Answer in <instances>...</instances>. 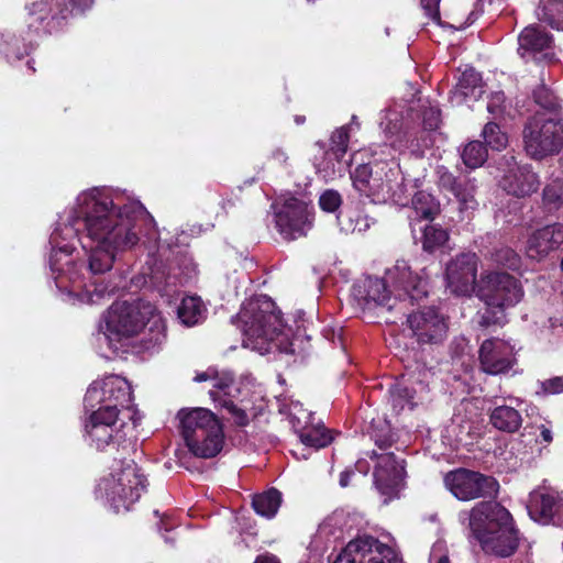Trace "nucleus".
<instances>
[{
  "instance_id": "1",
  "label": "nucleus",
  "mask_w": 563,
  "mask_h": 563,
  "mask_svg": "<svg viewBox=\"0 0 563 563\" xmlns=\"http://www.w3.org/2000/svg\"><path fill=\"white\" fill-rule=\"evenodd\" d=\"M141 242L161 247L155 220L139 199L108 187L82 190L49 238V268L62 299L96 305L109 298L115 286L104 275Z\"/></svg>"
},
{
  "instance_id": "2",
  "label": "nucleus",
  "mask_w": 563,
  "mask_h": 563,
  "mask_svg": "<svg viewBox=\"0 0 563 563\" xmlns=\"http://www.w3.org/2000/svg\"><path fill=\"white\" fill-rule=\"evenodd\" d=\"M404 109V104L395 103L384 111L379 128L387 142L372 145L368 148L372 161L358 165L351 172L354 188L374 203L393 202L407 206L409 202L411 192L395 154L405 150L412 153L419 151L415 122L419 114L412 106L407 109L406 115Z\"/></svg>"
},
{
  "instance_id": "3",
  "label": "nucleus",
  "mask_w": 563,
  "mask_h": 563,
  "mask_svg": "<svg viewBox=\"0 0 563 563\" xmlns=\"http://www.w3.org/2000/svg\"><path fill=\"white\" fill-rule=\"evenodd\" d=\"M86 417L82 420V438L98 452L118 449L124 441L128 415L136 424L132 406L130 383L118 375L93 382L85 395Z\"/></svg>"
},
{
  "instance_id": "4",
  "label": "nucleus",
  "mask_w": 563,
  "mask_h": 563,
  "mask_svg": "<svg viewBox=\"0 0 563 563\" xmlns=\"http://www.w3.org/2000/svg\"><path fill=\"white\" fill-rule=\"evenodd\" d=\"M143 333L145 349L161 345L166 336V325L156 307L151 302L117 301L102 314L98 325L97 341L117 350V343L123 338Z\"/></svg>"
},
{
  "instance_id": "5",
  "label": "nucleus",
  "mask_w": 563,
  "mask_h": 563,
  "mask_svg": "<svg viewBox=\"0 0 563 563\" xmlns=\"http://www.w3.org/2000/svg\"><path fill=\"white\" fill-rule=\"evenodd\" d=\"M239 322L243 345L264 355L273 351L294 353L292 332L282 319L275 302L266 295L253 297L242 305L232 323Z\"/></svg>"
},
{
  "instance_id": "6",
  "label": "nucleus",
  "mask_w": 563,
  "mask_h": 563,
  "mask_svg": "<svg viewBox=\"0 0 563 563\" xmlns=\"http://www.w3.org/2000/svg\"><path fill=\"white\" fill-rule=\"evenodd\" d=\"M470 529L488 553L507 558L518 548L519 537L511 515L497 503H481L474 507L470 514Z\"/></svg>"
},
{
  "instance_id": "7",
  "label": "nucleus",
  "mask_w": 563,
  "mask_h": 563,
  "mask_svg": "<svg viewBox=\"0 0 563 563\" xmlns=\"http://www.w3.org/2000/svg\"><path fill=\"white\" fill-rule=\"evenodd\" d=\"M147 478L132 460L114 462L110 472L98 482L95 495L115 512L129 510L147 488Z\"/></svg>"
},
{
  "instance_id": "8",
  "label": "nucleus",
  "mask_w": 563,
  "mask_h": 563,
  "mask_svg": "<svg viewBox=\"0 0 563 563\" xmlns=\"http://www.w3.org/2000/svg\"><path fill=\"white\" fill-rule=\"evenodd\" d=\"M476 296L486 306L484 312H478V323L488 327L506 322V310L521 301L523 290L519 280L508 273L484 272L477 283Z\"/></svg>"
},
{
  "instance_id": "9",
  "label": "nucleus",
  "mask_w": 563,
  "mask_h": 563,
  "mask_svg": "<svg viewBox=\"0 0 563 563\" xmlns=\"http://www.w3.org/2000/svg\"><path fill=\"white\" fill-rule=\"evenodd\" d=\"M180 432L188 451L199 459L218 455L224 443L222 426L206 408L180 409L177 413Z\"/></svg>"
},
{
  "instance_id": "10",
  "label": "nucleus",
  "mask_w": 563,
  "mask_h": 563,
  "mask_svg": "<svg viewBox=\"0 0 563 563\" xmlns=\"http://www.w3.org/2000/svg\"><path fill=\"white\" fill-rule=\"evenodd\" d=\"M424 271H412L405 260H397L386 269V280L393 289L395 300H398L400 312L405 313L409 306L427 297L428 277Z\"/></svg>"
},
{
  "instance_id": "11",
  "label": "nucleus",
  "mask_w": 563,
  "mask_h": 563,
  "mask_svg": "<svg viewBox=\"0 0 563 563\" xmlns=\"http://www.w3.org/2000/svg\"><path fill=\"white\" fill-rule=\"evenodd\" d=\"M194 380L197 383L210 382L212 388L209 390V395L216 406L225 409L238 426L243 427L249 423L245 406L235 402L240 389L231 372H220L214 367H209L197 373Z\"/></svg>"
},
{
  "instance_id": "12",
  "label": "nucleus",
  "mask_w": 563,
  "mask_h": 563,
  "mask_svg": "<svg viewBox=\"0 0 563 563\" xmlns=\"http://www.w3.org/2000/svg\"><path fill=\"white\" fill-rule=\"evenodd\" d=\"M277 231L286 240L305 236L313 225V206L290 196L273 203Z\"/></svg>"
},
{
  "instance_id": "13",
  "label": "nucleus",
  "mask_w": 563,
  "mask_h": 563,
  "mask_svg": "<svg viewBox=\"0 0 563 563\" xmlns=\"http://www.w3.org/2000/svg\"><path fill=\"white\" fill-rule=\"evenodd\" d=\"M525 147L533 158L554 154L562 145L563 125L552 119L532 118L523 131Z\"/></svg>"
},
{
  "instance_id": "14",
  "label": "nucleus",
  "mask_w": 563,
  "mask_h": 563,
  "mask_svg": "<svg viewBox=\"0 0 563 563\" xmlns=\"http://www.w3.org/2000/svg\"><path fill=\"white\" fill-rule=\"evenodd\" d=\"M334 563H404L399 553L372 536L351 540Z\"/></svg>"
},
{
  "instance_id": "15",
  "label": "nucleus",
  "mask_w": 563,
  "mask_h": 563,
  "mask_svg": "<svg viewBox=\"0 0 563 563\" xmlns=\"http://www.w3.org/2000/svg\"><path fill=\"white\" fill-rule=\"evenodd\" d=\"M444 485L454 497L463 501L481 497H490L495 495L499 488L494 477L465 468L449 472L444 476Z\"/></svg>"
},
{
  "instance_id": "16",
  "label": "nucleus",
  "mask_w": 563,
  "mask_h": 563,
  "mask_svg": "<svg viewBox=\"0 0 563 563\" xmlns=\"http://www.w3.org/2000/svg\"><path fill=\"white\" fill-rule=\"evenodd\" d=\"M371 459L376 460L374 467V484L378 493L384 497V503L398 498L405 487V461L394 453H377L372 451Z\"/></svg>"
},
{
  "instance_id": "17",
  "label": "nucleus",
  "mask_w": 563,
  "mask_h": 563,
  "mask_svg": "<svg viewBox=\"0 0 563 563\" xmlns=\"http://www.w3.org/2000/svg\"><path fill=\"white\" fill-rule=\"evenodd\" d=\"M478 257L475 253H461L445 267V282L450 291L456 296H471L477 289Z\"/></svg>"
},
{
  "instance_id": "18",
  "label": "nucleus",
  "mask_w": 563,
  "mask_h": 563,
  "mask_svg": "<svg viewBox=\"0 0 563 563\" xmlns=\"http://www.w3.org/2000/svg\"><path fill=\"white\" fill-rule=\"evenodd\" d=\"M407 324L419 344L442 343L449 329L444 316L435 308H426L409 313Z\"/></svg>"
},
{
  "instance_id": "19",
  "label": "nucleus",
  "mask_w": 563,
  "mask_h": 563,
  "mask_svg": "<svg viewBox=\"0 0 563 563\" xmlns=\"http://www.w3.org/2000/svg\"><path fill=\"white\" fill-rule=\"evenodd\" d=\"M527 509L539 523L563 526V498L551 487L543 485L531 492Z\"/></svg>"
},
{
  "instance_id": "20",
  "label": "nucleus",
  "mask_w": 563,
  "mask_h": 563,
  "mask_svg": "<svg viewBox=\"0 0 563 563\" xmlns=\"http://www.w3.org/2000/svg\"><path fill=\"white\" fill-rule=\"evenodd\" d=\"M481 369L488 375H501L516 364L515 346L508 341L492 338L483 341L478 351Z\"/></svg>"
},
{
  "instance_id": "21",
  "label": "nucleus",
  "mask_w": 563,
  "mask_h": 563,
  "mask_svg": "<svg viewBox=\"0 0 563 563\" xmlns=\"http://www.w3.org/2000/svg\"><path fill=\"white\" fill-rule=\"evenodd\" d=\"M429 393L428 384L410 375L396 382L389 389V401L396 412L412 410L423 402Z\"/></svg>"
},
{
  "instance_id": "22",
  "label": "nucleus",
  "mask_w": 563,
  "mask_h": 563,
  "mask_svg": "<svg viewBox=\"0 0 563 563\" xmlns=\"http://www.w3.org/2000/svg\"><path fill=\"white\" fill-rule=\"evenodd\" d=\"M353 295L360 303L371 302L386 307L388 310H398V300H395L393 289L389 287L386 276L384 278L366 277L353 286Z\"/></svg>"
},
{
  "instance_id": "23",
  "label": "nucleus",
  "mask_w": 563,
  "mask_h": 563,
  "mask_svg": "<svg viewBox=\"0 0 563 563\" xmlns=\"http://www.w3.org/2000/svg\"><path fill=\"white\" fill-rule=\"evenodd\" d=\"M563 244V224L552 223L532 231L526 243V253L532 260L545 258Z\"/></svg>"
},
{
  "instance_id": "24",
  "label": "nucleus",
  "mask_w": 563,
  "mask_h": 563,
  "mask_svg": "<svg viewBox=\"0 0 563 563\" xmlns=\"http://www.w3.org/2000/svg\"><path fill=\"white\" fill-rule=\"evenodd\" d=\"M512 164L508 163V170L499 180L500 187L509 195L525 197L539 187L538 176L528 166H518L511 157Z\"/></svg>"
},
{
  "instance_id": "25",
  "label": "nucleus",
  "mask_w": 563,
  "mask_h": 563,
  "mask_svg": "<svg viewBox=\"0 0 563 563\" xmlns=\"http://www.w3.org/2000/svg\"><path fill=\"white\" fill-rule=\"evenodd\" d=\"M552 36L539 25H529L525 27L518 36V53L522 56H536L543 53L550 55L552 49Z\"/></svg>"
},
{
  "instance_id": "26",
  "label": "nucleus",
  "mask_w": 563,
  "mask_h": 563,
  "mask_svg": "<svg viewBox=\"0 0 563 563\" xmlns=\"http://www.w3.org/2000/svg\"><path fill=\"white\" fill-rule=\"evenodd\" d=\"M412 203V213L409 214L410 227L413 238L416 239L417 233V222L418 219L424 220H433L434 217L439 213L440 205L437 202L434 197L427 191H418L413 195L411 199Z\"/></svg>"
},
{
  "instance_id": "27",
  "label": "nucleus",
  "mask_w": 563,
  "mask_h": 563,
  "mask_svg": "<svg viewBox=\"0 0 563 563\" xmlns=\"http://www.w3.org/2000/svg\"><path fill=\"white\" fill-rule=\"evenodd\" d=\"M349 165L345 155H339L330 148L324 151L323 156L317 158L314 164L318 175L325 181L343 176Z\"/></svg>"
},
{
  "instance_id": "28",
  "label": "nucleus",
  "mask_w": 563,
  "mask_h": 563,
  "mask_svg": "<svg viewBox=\"0 0 563 563\" xmlns=\"http://www.w3.org/2000/svg\"><path fill=\"white\" fill-rule=\"evenodd\" d=\"M489 421L495 429L514 433L520 429L522 417L516 408L496 402V406L489 412Z\"/></svg>"
},
{
  "instance_id": "29",
  "label": "nucleus",
  "mask_w": 563,
  "mask_h": 563,
  "mask_svg": "<svg viewBox=\"0 0 563 563\" xmlns=\"http://www.w3.org/2000/svg\"><path fill=\"white\" fill-rule=\"evenodd\" d=\"M483 93L482 77L473 67L466 68L460 76L453 91V101L462 102L466 98L477 99Z\"/></svg>"
},
{
  "instance_id": "30",
  "label": "nucleus",
  "mask_w": 563,
  "mask_h": 563,
  "mask_svg": "<svg viewBox=\"0 0 563 563\" xmlns=\"http://www.w3.org/2000/svg\"><path fill=\"white\" fill-rule=\"evenodd\" d=\"M207 309L199 297L188 296L183 298L177 309V317L183 324L192 327L203 321Z\"/></svg>"
},
{
  "instance_id": "31",
  "label": "nucleus",
  "mask_w": 563,
  "mask_h": 563,
  "mask_svg": "<svg viewBox=\"0 0 563 563\" xmlns=\"http://www.w3.org/2000/svg\"><path fill=\"white\" fill-rule=\"evenodd\" d=\"M341 230L345 233H363L371 228L374 220L358 208H351L338 216Z\"/></svg>"
},
{
  "instance_id": "32",
  "label": "nucleus",
  "mask_w": 563,
  "mask_h": 563,
  "mask_svg": "<svg viewBox=\"0 0 563 563\" xmlns=\"http://www.w3.org/2000/svg\"><path fill=\"white\" fill-rule=\"evenodd\" d=\"M297 434L302 444L314 449L324 448L332 441V437L324 427L319 422L314 423L313 420L305 423Z\"/></svg>"
},
{
  "instance_id": "33",
  "label": "nucleus",
  "mask_w": 563,
  "mask_h": 563,
  "mask_svg": "<svg viewBox=\"0 0 563 563\" xmlns=\"http://www.w3.org/2000/svg\"><path fill=\"white\" fill-rule=\"evenodd\" d=\"M280 503V493L277 489L272 488L263 494L254 496L252 505L256 514L266 518H273L276 515Z\"/></svg>"
},
{
  "instance_id": "34",
  "label": "nucleus",
  "mask_w": 563,
  "mask_h": 563,
  "mask_svg": "<svg viewBox=\"0 0 563 563\" xmlns=\"http://www.w3.org/2000/svg\"><path fill=\"white\" fill-rule=\"evenodd\" d=\"M538 15L551 27L563 31V0H541Z\"/></svg>"
},
{
  "instance_id": "35",
  "label": "nucleus",
  "mask_w": 563,
  "mask_h": 563,
  "mask_svg": "<svg viewBox=\"0 0 563 563\" xmlns=\"http://www.w3.org/2000/svg\"><path fill=\"white\" fill-rule=\"evenodd\" d=\"M417 231L421 232L422 249L427 252L441 247L449 239L446 230L433 224L419 227Z\"/></svg>"
},
{
  "instance_id": "36",
  "label": "nucleus",
  "mask_w": 563,
  "mask_h": 563,
  "mask_svg": "<svg viewBox=\"0 0 563 563\" xmlns=\"http://www.w3.org/2000/svg\"><path fill=\"white\" fill-rule=\"evenodd\" d=\"M0 51L5 54V57L11 60H19L24 55H27L31 51V46L23 44L21 46V41L12 34H1L0 35Z\"/></svg>"
},
{
  "instance_id": "37",
  "label": "nucleus",
  "mask_w": 563,
  "mask_h": 563,
  "mask_svg": "<svg viewBox=\"0 0 563 563\" xmlns=\"http://www.w3.org/2000/svg\"><path fill=\"white\" fill-rule=\"evenodd\" d=\"M461 157L465 166L474 169L485 163L487 150L479 141H472L464 146Z\"/></svg>"
},
{
  "instance_id": "38",
  "label": "nucleus",
  "mask_w": 563,
  "mask_h": 563,
  "mask_svg": "<svg viewBox=\"0 0 563 563\" xmlns=\"http://www.w3.org/2000/svg\"><path fill=\"white\" fill-rule=\"evenodd\" d=\"M460 202L461 211L475 210L477 201L475 200V184L471 180H463L453 192Z\"/></svg>"
},
{
  "instance_id": "39",
  "label": "nucleus",
  "mask_w": 563,
  "mask_h": 563,
  "mask_svg": "<svg viewBox=\"0 0 563 563\" xmlns=\"http://www.w3.org/2000/svg\"><path fill=\"white\" fill-rule=\"evenodd\" d=\"M482 136L484 137L486 144L495 151H501L508 143L507 135L501 132L500 128L494 122H488L484 126Z\"/></svg>"
},
{
  "instance_id": "40",
  "label": "nucleus",
  "mask_w": 563,
  "mask_h": 563,
  "mask_svg": "<svg viewBox=\"0 0 563 563\" xmlns=\"http://www.w3.org/2000/svg\"><path fill=\"white\" fill-rule=\"evenodd\" d=\"M543 202L549 210L563 206V181L555 179L543 189Z\"/></svg>"
},
{
  "instance_id": "41",
  "label": "nucleus",
  "mask_w": 563,
  "mask_h": 563,
  "mask_svg": "<svg viewBox=\"0 0 563 563\" xmlns=\"http://www.w3.org/2000/svg\"><path fill=\"white\" fill-rule=\"evenodd\" d=\"M288 418L296 433L305 423L313 420L312 412L306 410L299 401H291L288 407Z\"/></svg>"
},
{
  "instance_id": "42",
  "label": "nucleus",
  "mask_w": 563,
  "mask_h": 563,
  "mask_svg": "<svg viewBox=\"0 0 563 563\" xmlns=\"http://www.w3.org/2000/svg\"><path fill=\"white\" fill-rule=\"evenodd\" d=\"M351 125H342L335 129L330 137V150L346 155L350 141Z\"/></svg>"
},
{
  "instance_id": "43",
  "label": "nucleus",
  "mask_w": 563,
  "mask_h": 563,
  "mask_svg": "<svg viewBox=\"0 0 563 563\" xmlns=\"http://www.w3.org/2000/svg\"><path fill=\"white\" fill-rule=\"evenodd\" d=\"M145 274L148 275L151 283L157 287H161L163 285L176 286L178 283H183L181 280H178L176 276L166 274L165 267L163 266H157L154 268L150 267V272Z\"/></svg>"
},
{
  "instance_id": "44",
  "label": "nucleus",
  "mask_w": 563,
  "mask_h": 563,
  "mask_svg": "<svg viewBox=\"0 0 563 563\" xmlns=\"http://www.w3.org/2000/svg\"><path fill=\"white\" fill-rule=\"evenodd\" d=\"M493 258L497 264L515 268L518 265L519 257L514 250L504 246L495 251Z\"/></svg>"
},
{
  "instance_id": "45",
  "label": "nucleus",
  "mask_w": 563,
  "mask_h": 563,
  "mask_svg": "<svg viewBox=\"0 0 563 563\" xmlns=\"http://www.w3.org/2000/svg\"><path fill=\"white\" fill-rule=\"evenodd\" d=\"M423 108L422 111V125L426 130L432 131L435 130L441 121V112L438 107L424 104L421 106Z\"/></svg>"
},
{
  "instance_id": "46",
  "label": "nucleus",
  "mask_w": 563,
  "mask_h": 563,
  "mask_svg": "<svg viewBox=\"0 0 563 563\" xmlns=\"http://www.w3.org/2000/svg\"><path fill=\"white\" fill-rule=\"evenodd\" d=\"M319 205L327 212H334L341 205V196L335 190H325L319 199Z\"/></svg>"
},
{
  "instance_id": "47",
  "label": "nucleus",
  "mask_w": 563,
  "mask_h": 563,
  "mask_svg": "<svg viewBox=\"0 0 563 563\" xmlns=\"http://www.w3.org/2000/svg\"><path fill=\"white\" fill-rule=\"evenodd\" d=\"M437 173L440 186L450 190L452 194L457 189L459 185L463 183L462 180H457L455 176L444 167H439Z\"/></svg>"
},
{
  "instance_id": "48",
  "label": "nucleus",
  "mask_w": 563,
  "mask_h": 563,
  "mask_svg": "<svg viewBox=\"0 0 563 563\" xmlns=\"http://www.w3.org/2000/svg\"><path fill=\"white\" fill-rule=\"evenodd\" d=\"M505 95L503 91H497L490 95L487 102V111L495 118L500 117L504 113Z\"/></svg>"
},
{
  "instance_id": "49",
  "label": "nucleus",
  "mask_w": 563,
  "mask_h": 563,
  "mask_svg": "<svg viewBox=\"0 0 563 563\" xmlns=\"http://www.w3.org/2000/svg\"><path fill=\"white\" fill-rule=\"evenodd\" d=\"M541 393L543 395H556L563 393V375L555 376L541 382Z\"/></svg>"
},
{
  "instance_id": "50",
  "label": "nucleus",
  "mask_w": 563,
  "mask_h": 563,
  "mask_svg": "<svg viewBox=\"0 0 563 563\" xmlns=\"http://www.w3.org/2000/svg\"><path fill=\"white\" fill-rule=\"evenodd\" d=\"M430 563H450L446 545L443 541L435 542L430 552Z\"/></svg>"
},
{
  "instance_id": "51",
  "label": "nucleus",
  "mask_w": 563,
  "mask_h": 563,
  "mask_svg": "<svg viewBox=\"0 0 563 563\" xmlns=\"http://www.w3.org/2000/svg\"><path fill=\"white\" fill-rule=\"evenodd\" d=\"M92 4L93 0H68V3L65 4V9L60 10V13L68 11L71 15L81 14L89 10ZM63 16L66 18V14H63Z\"/></svg>"
},
{
  "instance_id": "52",
  "label": "nucleus",
  "mask_w": 563,
  "mask_h": 563,
  "mask_svg": "<svg viewBox=\"0 0 563 563\" xmlns=\"http://www.w3.org/2000/svg\"><path fill=\"white\" fill-rule=\"evenodd\" d=\"M375 444L378 446V449L380 450H386L388 448L391 446V444L394 443V439H393V435L390 433V428L389 426H385L383 429H382V433H378V432H375L373 435H372Z\"/></svg>"
},
{
  "instance_id": "53",
  "label": "nucleus",
  "mask_w": 563,
  "mask_h": 563,
  "mask_svg": "<svg viewBox=\"0 0 563 563\" xmlns=\"http://www.w3.org/2000/svg\"><path fill=\"white\" fill-rule=\"evenodd\" d=\"M534 99L537 103L547 109H552L556 106L555 98L544 87L534 91Z\"/></svg>"
},
{
  "instance_id": "54",
  "label": "nucleus",
  "mask_w": 563,
  "mask_h": 563,
  "mask_svg": "<svg viewBox=\"0 0 563 563\" xmlns=\"http://www.w3.org/2000/svg\"><path fill=\"white\" fill-rule=\"evenodd\" d=\"M421 7L428 18L434 22L440 21L439 3L440 0H420Z\"/></svg>"
},
{
  "instance_id": "55",
  "label": "nucleus",
  "mask_w": 563,
  "mask_h": 563,
  "mask_svg": "<svg viewBox=\"0 0 563 563\" xmlns=\"http://www.w3.org/2000/svg\"><path fill=\"white\" fill-rule=\"evenodd\" d=\"M323 336L332 342L333 344H336V341L339 343V346L342 351H344V345L342 342V329L341 328H324L322 331Z\"/></svg>"
},
{
  "instance_id": "56",
  "label": "nucleus",
  "mask_w": 563,
  "mask_h": 563,
  "mask_svg": "<svg viewBox=\"0 0 563 563\" xmlns=\"http://www.w3.org/2000/svg\"><path fill=\"white\" fill-rule=\"evenodd\" d=\"M271 158L282 166L287 165L288 162L287 153L280 147L273 150Z\"/></svg>"
},
{
  "instance_id": "57",
  "label": "nucleus",
  "mask_w": 563,
  "mask_h": 563,
  "mask_svg": "<svg viewBox=\"0 0 563 563\" xmlns=\"http://www.w3.org/2000/svg\"><path fill=\"white\" fill-rule=\"evenodd\" d=\"M254 563H280L277 556L266 553L257 556Z\"/></svg>"
},
{
  "instance_id": "58",
  "label": "nucleus",
  "mask_w": 563,
  "mask_h": 563,
  "mask_svg": "<svg viewBox=\"0 0 563 563\" xmlns=\"http://www.w3.org/2000/svg\"><path fill=\"white\" fill-rule=\"evenodd\" d=\"M540 438L543 442L550 443L552 441V432L550 429L542 426Z\"/></svg>"
},
{
  "instance_id": "59",
  "label": "nucleus",
  "mask_w": 563,
  "mask_h": 563,
  "mask_svg": "<svg viewBox=\"0 0 563 563\" xmlns=\"http://www.w3.org/2000/svg\"><path fill=\"white\" fill-rule=\"evenodd\" d=\"M352 474L353 473L350 472V471H344V472L341 473L339 483H340V485L342 487H346L349 485L350 477H351Z\"/></svg>"
},
{
  "instance_id": "60",
  "label": "nucleus",
  "mask_w": 563,
  "mask_h": 563,
  "mask_svg": "<svg viewBox=\"0 0 563 563\" xmlns=\"http://www.w3.org/2000/svg\"><path fill=\"white\" fill-rule=\"evenodd\" d=\"M332 519H330L329 521H324L320 527H319V530H318V534L319 537H322L323 534H327L328 533V529L329 527L331 526L330 521Z\"/></svg>"
},
{
  "instance_id": "61",
  "label": "nucleus",
  "mask_w": 563,
  "mask_h": 563,
  "mask_svg": "<svg viewBox=\"0 0 563 563\" xmlns=\"http://www.w3.org/2000/svg\"><path fill=\"white\" fill-rule=\"evenodd\" d=\"M355 467L357 468L358 472L363 473L364 475L367 474L368 472V466L366 465L365 462L361 460L356 462Z\"/></svg>"
},
{
  "instance_id": "62",
  "label": "nucleus",
  "mask_w": 563,
  "mask_h": 563,
  "mask_svg": "<svg viewBox=\"0 0 563 563\" xmlns=\"http://www.w3.org/2000/svg\"><path fill=\"white\" fill-rule=\"evenodd\" d=\"M351 125V131L360 129V122L357 121L356 115H352L351 122L347 124Z\"/></svg>"
},
{
  "instance_id": "63",
  "label": "nucleus",
  "mask_w": 563,
  "mask_h": 563,
  "mask_svg": "<svg viewBox=\"0 0 563 563\" xmlns=\"http://www.w3.org/2000/svg\"><path fill=\"white\" fill-rule=\"evenodd\" d=\"M477 19V13L472 12L470 16L467 18L468 24H472Z\"/></svg>"
},
{
  "instance_id": "64",
  "label": "nucleus",
  "mask_w": 563,
  "mask_h": 563,
  "mask_svg": "<svg viewBox=\"0 0 563 563\" xmlns=\"http://www.w3.org/2000/svg\"><path fill=\"white\" fill-rule=\"evenodd\" d=\"M295 122H296L297 124H302V123L305 122V117L297 115V117L295 118Z\"/></svg>"
}]
</instances>
